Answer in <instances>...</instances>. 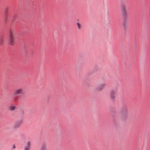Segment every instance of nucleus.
I'll return each mask as SVG.
<instances>
[{
    "label": "nucleus",
    "instance_id": "nucleus-1",
    "mask_svg": "<svg viewBox=\"0 0 150 150\" xmlns=\"http://www.w3.org/2000/svg\"><path fill=\"white\" fill-rule=\"evenodd\" d=\"M121 10L123 18L125 20L128 17V14L126 6L125 5L122 4L121 5Z\"/></svg>",
    "mask_w": 150,
    "mask_h": 150
},
{
    "label": "nucleus",
    "instance_id": "nucleus-2",
    "mask_svg": "<svg viewBox=\"0 0 150 150\" xmlns=\"http://www.w3.org/2000/svg\"><path fill=\"white\" fill-rule=\"evenodd\" d=\"M14 32L13 31L10 30V31L9 35V44L11 45H13L15 43Z\"/></svg>",
    "mask_w": 150,
    "mask_h": 150
},
{
    "label": "nucleus",
    "instance_id": "nucleus-3",
    "mask_svg": "<svg viewBox=\"0 0 150 150\" xmlns=\"http://www.w3.org/2000/svg\"><path fill=\"white\" fill-rule=\"evenodd\" d=\"M106 85V84L105 83H102L97 87L96 89L98 91H101L105 88Z\"/></svg>",
    "mask_w": 150,
    "mask_h": 150
},
{
    "label": "nucleus",
    "instance_id": "nucleus-4",
    "mask_svg": "<svg viewBox=\"0 0 150 150\" xmlns=\"http://www.w3.org/2000/svg\"><path fill=\"white\" fill-rule=\"evenodd\" d=\"M23 93V90L22 88H18L14 92L15 95L17 96Z\"/></svg>",
    "mask_w": 150,
    "mask_h": 150
},
{
    "label": "nucleus",
    "instance_id": "nucleus-5",
    "mask_svg": "<svg viewBox=\"0 0 150 150\" xmlns=\"http://www.w3.org/2000/svg\"><path fill=\"white\" fill-rule=\"evenodd\" d=\"M115 90H112L110 93V98L112 101H115Z\"/></svg>",
    "mask_w": 150,
    "mask_h": 150
},
{
    "label": "nucleus",
    "instance_id": "nucleus-6",
    "mask_svg": "<svg viewBox=\"0 0 150 150\" xmlns=\"http://www.w3.org/2000/svg\"><path fill=\"white\" fill-rule=\"evenodd\" d=\"M31 143L30 141L27 142V145L24 148V150H30L31 148Z\"/></svg>",
    "mask_w": 150,
    "mask_h": 150
},
{
    "label": "nucleus",
    "instance_id": "nucleus-7",
    "mask_svg": "<svg viewBox=\"0 0 150 150\" xmlns=\"http://www.w3.org/2000/svg\"><path fill=\"white\" fill-rule=\"evenodd\" d=\"M22 122V120H21L17 121L15 124L14 126V128H17L19 127L21 125Z\"/></svg>",
    "mask_w": 150,
    "mask_h": 150
},
{
    "label": "nucleus",
    "instance_id": "nucleus-8",
    "mask_svg": "<svg viewBox=\"0 0 150 150\" xmlns=\"http://www.w3.org/2000/svg\"><path fill=\"white\" fill-rule=\"evenodd\" d=\"M16 109V107L14 104H12L10 105L9 108L8 109L9 110L11 111H13L15 110Z\"/></svg>",
    "mask_w": 150,
    "mask_h": 150
},
{
    "label": "nucleus",
    "instance_id": "nucleus-9",
    "mask_svg": "<svg viewBox=\"0 0 150 150\" xmlns=\"http://www.w3.org/2000/svg\"><path fill=\"white\" fill-rule=\"evenodd\" d=\"M40 150H47L45 144H43L41 145Z\"/></svg>",
    "mask_w": 150,
    "mask_h": 150
},
{
    "label": "nucleus",
    "instance_id": "nucleus-10",
    "mask_svg": "<svg viewBox=\"0 0 150 150\" xmlns=\"http://www.w3.org/2000/svg\"><path fill=\"white\" fill-rule=\"evenodd\" d=\"M78 28L79 29H81V24L79 23H77Z\"/></svg>",
    "mask_w": 150,
    "mask_h": 150
},
{
    "label": "nucleus",
    "instance_id": "nucleus-11",
    "mask_svg": "<svg viewBox=\"0 0 150 150\" xmlns=\"http://www.w3.org/2000/svg\"><path fill=\"white\" fill-rule=\"evenodd\" d=\"M4 42V39L2 38L0 39V44H2Z\"/></svg>",
    "mask_w": 150,
    "mask_h": 150
},
{
    "label": "nucleus",
    "instance_id": "nucleus-12",
    "mask_svg": "<svg viewBox=\"0 0 150 150\" xmlns=\"http://www.w3.org/2000/svg\"><path fill=\"white\" fill-rule=\"evenodd\" d=\"M15 148H16V146H15V145H13V148H13V149H15Z\"/></svg>",
    "mask_w": 150,
    "mask_h": 150
},
{
    "label": "nucleus",
    "instance_id": "nucleus-13",
    "mask_svg": "<svg viewBox=\"0 0 150 150\" xmlns=\"http://www.w3.org/2000/svg\"><path fill=\"white\" fill-rule=\"evenodd\" d=\"M8 11V9L7 8H6L5 10V12L6 13Z\"/></svg>",
    "mask_w": 150,
    "mask_h": 150
}]
</instances>
